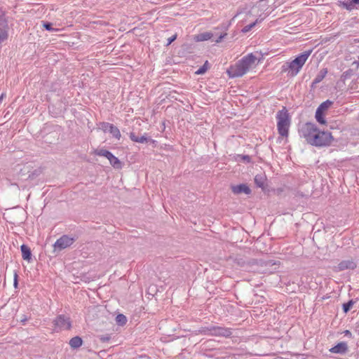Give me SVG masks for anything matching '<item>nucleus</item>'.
Returning a JSON list of instances; mask_svg holds the SVG:
<instances>
[{
  "instance_id": "1",
  "label": "nucleus",
  "mask_w": 359,
  "mask_h": 359,
  "mask_svg": "<svg viewBox=\"0 0 359 359\" xmlns=\"http://www.w3.org/2000/svg\"><path fill=\"white\" fill-rule=\"evenodd\" d=\"M259 62V60L253 53H249L234 65L231 66L227 70V73L231 78L241 77L255 68Z\"/></svg>"
},
{
  "instance_id": "2",
  "label": "nucleus",
  "mask_w": 359,
  "mask_h": 359,
  "mask_svg": "<svg viewBox=\"0 0 359 359\" xmlns=\"http://www.w3.org/2000/svg\"><path fill=\"white\" fill-rule=\"evenodd\" d=\"M311 53V50L302 53L292 62L287 63L286 65H284L283 67V71H288V74L292 76H296L308 60Z\"/></svg>"
},
{
  "instance_id": "3",
  "label": "nucleus",
  "mask_w": 359,
  "mask_h": 359,
  "mask_svg": "<svg viewBox=\"0 0 359 359\" xmlns=\"http://www.w3.org/2000/svg\"><path fill=\"white\" fill-rule=\"evenodd\" d=\"M276 118L278 121L277 127L278 133L282 137H287L290 119L287 109L283 108L282 110L279 111L277 114Z\"/></svg>"
},
{
  "instance_id": "4",
  "label": "nucleus",
  "mask_w": 359,
  "mask_h": 359,
  "mask_svg": "<svg viewBox=\"0 0 359 359\" xmlns=\"http://www.w3.org/2000/svg\"><path fill=\"white\" fill-rule=\"evenodd\" d=\"M332 136L330 133L318 131L315 135L311 144L316 147L328 146L332 141Z\"/></svg>"
},
{
  "instance_id": "5",
  "label": "nucleus",
  "mask_w": 359,
  "mask_h": 359,
  "mask_svg": "<svg viewBox=\"0 0 359 359\" xmlns=\"http://www.w3.org/2000/svg\"><path fill=\"white\" fill-rule=\"evenodd\" d=\"M318 131V128L311 123H306L301 129L302 135L310 144Z\"/></svg>"
},
{
  "instance_id": "6",
  "label": "nucleus",
  "mask_w": 359,
  "mask_h": 359,
  "mask_svg": "<svg viewBox=\"0 0 359 359\" xmlns=\"http://www.w3.org/2000/svg\"><path fill=\"white\" fill-rule=\"evenodd\" d=\"M204 333L205 334H209V335H212V336L224 337H228L231 336L232 334L231 329H229V328H225V327H215V326H212V327L207 328V330L204 331Z\"/></svg>"
},
{
  "instance_id": "7",
  "label": "nucleus",
  "mask_w": 359,
  "mask_h": 359,
  "mask_svg": "<svg viewBox=\"0 0 359 359\" xmlns=\"http://www.w3.org/2000/svg\"><path fill=\"white\" fill-rule=\"evenodd\" d=\"M74 243V238L67 236H63L56 241L53 247L55 250H62L72 245Z\"/></svg>"
},
{
  "instance_id": "8",
  "label": "nucleus",
  "mask_w": 359,
  "mask_h": 359,
  "mask_svg": "<svg viewBox=\"0 0 359 359\" xmlns=\"http://www.w3.org/2000/svg\"><path fill=\"white\" fill-rule=\"evenodd\" d=\"M101 129L104 133H109L113 137L118 140H119L121 137L119 129L111 123L104 122L102 123Z\"/></svg>"
},
{
  "instance_id": "9",
  "label": "nucleus",
  "mask_w": 359,
  "mask_h": 359,
  "mask_svg": "<svg viewBox=\"0 0 359 359\" xmlns=\"http://www.w3.org/2000/svg\"><path fill=\"white\" fill-rule=\"evenodd\" d=\"M55 327L60 330H69L71 327V322L69 318L65 316L60 315L54 320Z\"/></svg>"
},
{
  "instance_id": "10",
  "label": "nucleus",
  "mask_w": 359,
  "mask_h": 359,
  "mask_svg": "<svg viewBox=\"0 0 359 359\" xmlns=\"http://www.w3.org/2000/svg\"><path fill=\"white\" fill-rule=\"evenodd\" d=\"M356 264L353 259L343 260L335 267L336 271H341L346 269H354Z\"/></svg>"
},
{
  "instance_id": "11",
  "label": "nucleus",
  "mask_w": 359,
  "mask_h": 359,
  "mask_svg": "<svg viewBox=\"0 0 359 359\" xmlns=\"http://www.w3.org/2000/svg\"><path fill=\"white\" fill-rule=\"evenodd\" d=\"M232 191L235 194H240L241 193H244L245 194H249L251 192L250 189L244 184L233 186L231 187Z\"/></svg>"
},
{
  "instance_id": "12",
  "label": "nucleus",
  "mask_w": 359,
  "mask_h": 359,
  "mask_svg": "<svg viewBox=\"0 0 359 359\" xmlns=\"http://www.w3.org/2000/svg\"><path fill=\"white\" fill-rule=\"evenodd\" d=\"M348 350V346L346 342H340L330 349V351L334 353H344Z\"/></svg>"
},
{
  "instance_id": "13",
  "label": "nucleus",
  "mask_w": 359,
  "mask_h": 359,
  "mask_svg": "<svg viewBox=\"0 0 359 359\" xmlns=\"http://www.w3.org/2000/svg\"><path fill=\"white\" fill-rule=\"evenodd\" d=\"M212 36H213V34L212 32H205L200 33V34L194 36V39L195 41L200 42V41H208V40L212 39Z\"/></svg>"
},
{
  "instance_id": "14",
  "label": "nucleus",
  "mask_w": 359,
  "mask_h": 359,
  "mask_svg": "<svg viewBox=\"0 0 359 359\" xmlns=\"http://www.w3.org/2000/svg\"><path fill=\"white\" fill-rule=\"evenodd\" d=\"M20 249L23 259L30 262L32 253L29 248L26 245H22Z\"/></svg>"
},
{
  "instance_id": "15",
  "label": "nucleus",
  "mask_w": 359,
  "mask_h": 359,
  "mask_svg": "<svg viewBox=\"0 0 359 359\" xmlns=\"http://www.w3.org/2000/svg\"><path fill=\"white\" fill-rule=\"evenodd\" d=\"M107 159L109 160L110 164L114 168H116V169L121 168L122 165H121V161L118 160V158L114 156L111 153L109 154V157H107Z\"/></svg>"
},
{
  "instance_id": "16",
  "label": "nucleus",
  "mask_w": 359,
  "mask_h": 359,
  "mask_svg": "<svg viewBox=\"0 0 359 359\" xmlns=\"http://www.w3.org/2000/svg\"><path fill=\"white\" fill-rule=\"evenodd\" d=\"M266 182V177L264 175H257L255 177V182L257 187L264 189Z\"/></svg>"
},
{
  "instance_id": "17",
  "label": "nucleus",
  "mask_w": 359,
  "mask_h": 359,
  "mask_svg": "<svg viewBox=\"0 0 359 359\" xmlns=\"http://www.w3.org/2000/svg\"><path fill=\"white\" fill-rule=\"evenodd\" d=\"M83 341L79 337H74L69 341V345L72 348H77L82 345Z\"/></svg>"
},
{
  "instance_id": "18",
  "label": "nucleus",
  "mask_w": 359,
  "mask_h": 359,
  "mask_svg": "<svg viewBox=\"0 0 359 359\" xmlns=\"http://www.w3.org/2000/svg\"><path fill=\"white\" fill-rule=\"evenodd\" d=\"M327 71L326 69H321L313 81V85L320 83L326 76Z\"/></svg>"
},
{
  "instance_id": "19",
  "label": "nucleus",
  "mask_w": 359,
  "mask_h": 359,
  "mask_svg": "<svg viewBox=\"0 0 359 359\" xmlns=\"http://www.w3.org/2000/svg\"><path fill=\"white\" fill-rule=\"evenodd\" d=\"M130 138L132 141L139 143H144L148 140V138L146 136L142 135L141 137H137L133 133H130Z\"/></svg>"
},
{
  "instance_id": "20",
  "label": "nucleus",
  "mask_w": 359,
  "mask_h": 359,
  "mask_svg": "<svg viewBox=\"0 0 359 359\" xmlns=\"http://www.w3.org/2000/svg\"><path fill=\"white\" fill-rule=\"evenodd\" d=\"M332 104V102L330 100H326L323 102L322 104H320L316 110L325 113V111H326Z\"/></svg>"
},
{
  "instance_id": "21",
  "label": "nucleus",
  "mask_w": 359,
  "mask_h": 359,
  "mask_svg": "<svg viewBox=\"0 0 359 359\" xmlns=\"http://www.w3.org/2000/svg\"><path fill=\"white\" fill-rule=\"evenodd\" d=\"M338 4L339 6L343 7L344 8L348 11H352L353 9H354V4L353 1L349 2L339 1Z\"/></svg>"
},
{
  "instance_id": "22",
  "label": "nucleus",
  "mask_w": 359,
  "mask_h": 359,
  "mask_svg": "<svg viewBox=\"0 0 359 359\" xmlns=\"http://www.w3.org/2000/svg\"><path fill=\"white\" fill-rule=\"evenodd\" d=\"M316 118L317 120V121L320 123V124H325L326 123V121L324 118V113L321 112V111H316Z\"/></svg>"
},
{
  "instance_id": "23",
  "label": "nucleus",
  "mask_w": 359,
  "mask_h": 359,
  "mask_svg": "<svg viewBox=\"0 0 359 359\" xmlns=\"http://www.w3.org/2000/svg\"><path fill=\"white\" fill-rule=\"evenodd\" d=\"M116 322L119 325H124L127 322V318L123 314H118L116 317Z\"/></svg>"
},
{
  "instance_id": "24",
  "label": "nucleus",
  "mask_w": 359,
  "mask_h": 359,
  "mask_svg": "<svg viewBox=\"0 0 359 359\" xmlns=\"http://www.w3.org/2000/svg\"><path fill=\"white\" fill-rule=\"evenodd\" d=\"M95 154L97 156H104L107 158V157H109L111 152L107 150H105V149H100V150H96L95 151Z\"/></svg>"
},
{
  "instance_id": "25",
  "label": "nucleus",
  "mask_w": 359,
  "mask_h": 359,
  "mask_svg": "<svg viewBox=\"0 0 359 359\" xmlns=\"http://www.w3.org/2000/svg\"><path fill=\"white\" fill-rule=\"evenodd\" d=\"M257 20H256L255 22L250 24V25H248L246 26H245L243 29H242V32L243 33H247L249 31H250L257 24Z\"/></svg>"
},
{
  "instance_id": "26",
  "label": "nucleus",
  "mask_w": 359,
  "mask_h": 359,
  "mask_svg": "<svg viewBox=\"0 0 359 359\" xmlns=\"http://www.w3.org/2000/svg\"><path fill=\"white\" fill-rule=\"evenodd\" d=\"M208 61L205 62V63L203 65V67H201V68H199L196 72V74H204L207 69H208Z\"/></svg>"
},
{
  "instance_id": "27",
  "label": "nucleus",
  "mask_w": 359,
  "mask_h": 359,
  "mask_svg": "<svg viewBox=\"0 0 359 359\" xmlns=\"http://www.w3.org/2000/svg\"><path fill=\"white\" fill-rule=\"evenodd\" d=\"M353 302L352 301H349L348 303L344 304L343 309L345 313H347L352 307Z\"/></svg>"
},
{
  "instance_id": "28",
  "label": "nucleus",
  "mask_w": 359,
  "mask_h": 359,
  "mask_svg": "<svg viewBox=\"0 0 359 359\" xmlns=\"http://www.w3.org/2000/svg\"><path fill=\"white\" fill-rule=\"evenodd\" d=\"M43 26L44 28H46V29H47L48 31H54V30H55V29H53L52 27V24L51 23L44 22L43 24Z\"/></svg>"
},
{
  "instance_id": "29",
  "label": "nucleus",
  "mask_w": 359,
  "mask_h": 359,
  "mask_svg": "<svg viewBox=\"0 0 359 359\" xmlns=\"http://www.w3.org/2000/svg\"><path fill=\"white\" fill-rule=\"evenodd\" d=\"M226 35H227V33H226V32H225V33H223V34H220V36H219L217 39H215V42L216 43H220V42L222 41V39H224Z\"/></svg>"
},
{
  "instance_id": "30",
  "label": "nucleus",
  "mask_w": 359,
  "mask_h": 359,
  "mask_svg": "<svg viewBox=\"0 0 359 359\" xmlns=\"http://www.w3.org/2000/svg\"><path fill=\"white\" fill-rule=\"evenodd\" d=\"M176 38H177V34H174L171 37L168 38L167 45L168 46L170 45L172 42H173L176 39Z\"/></svg>"
},
{
  "instance_id": "31",
  "label": "nucleus",
  "mask_w": 359,
  "mask_h": 359,
  "mask_svg": "<svg viewBox=\"0 0 359 359\" xmlns=\"http://www.w3.org/2000/svg\"><path fill=\"white\" fill-rule=\"evenodd\" d=\"M243 159L248 162V161H250V158L249 156H243Z\"/></svg>"
},
{
  "instance_id": "32",
  "label": "nucleus",
  "mask_w": 359,
  "mask_h": 359,
  "mask_svg": "<svg viewBox=\"0 0 359 359\" xmlns=\"http://www.w3.org/2000/svg\"><path fill=\"white\" fill-rule=\"evenodd\" d=\"M17 277H18V276H17V274L15 273V281H14V285H15V286H16V285H17V284H18V282H17Z\"/></svg>"
},
{
  "instance_id": "33",
  "label": "nucleus",
  "mask_w": 359,
  "mask_h": 359,
  "mask_svg": "<svg viewBox=\"0 0 359 359\" xmlns=\"http://www.w3.org/2000/svg\"><path fill=\"white\" fill-rule=\"evenodd\" d=\"M353 2V4H357V5H359V0H352Z\"/></svg>"
},
{
  "instance_id": "34",
  "label": "nucleus",
  "mask_w": 359,
  "mask_h": 359,
  "mask_svg": "<svg viewBox=\"0 0 359 359\" xmlns=\"http://www.w3.org/2000/svg\"><path fill=\"white\" fill-rule=\"evenodd\" d=\"M4 96H5V94H4V93H2V94L1 95V96H0V102L2 101V100H3V99H4Z\"/></svg>"
}]
</instances>
